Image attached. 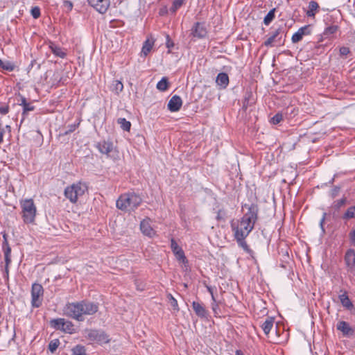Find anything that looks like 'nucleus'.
Returning a JSON list of instances; mask_svg holds the SVG:
<instances>
[{
	"instance_id": "obj_1",
	"label": "nucleus",
	"mask_w": 355,
	"mask_h": 355,
	"mask_svg": "<svg viewBox=\"0 0 355 355\" xmlns=\"http://www.w3.org/2000/svg\"><path fill=\"white\" fill-rule=\"evenodd\" d=\"M258 208L255 205L248 207V211L244 214L240 220H232L231 227L236 239H245L253 230L257 220Z\"/></svg>"
},
{
	"instance_id": "obj_2",
	"label": "nucleus",
	"mask_w": 355,
	"mask_h": 355,
	"mask_svg": "<svg viewBox=\"0 0 355 355\" xmlns=\"http://www.w3.org/2000/svg\"><path fill=\"white\" fill-rule=\"evenodd\" d=\"M96 304L83 300L79 302L69 303L64 309V314L78 321H83L85 315H90L98 311Z\"/></svg>"
},
{
	"instance_id": "obj_3",
	"label": "nucleus",
	"mask_w": 355,
	"mask_h": 355,
	"mask_svg": "<svg viewBox=\"0 0 355 355\" xmlns=\"http://www.w3.org/2000/svg\"><path fill=\"white\" fill-rule=\"evenodd\" d=\"M141 198L135 193H123L116 200V207L124 211H135L141 203Z\"/></svg>"
},
{
	"instance_id": "obj_4",
	"label": "nucleus",
	"mask_w": 355,
	"mask_h": 355,
	"mask_svg": "<svg viewBox=\"0 0 355 355\" xmlns=\"http://www.w3.org/2000/svg\"><path fill=\"white\" fill-rule=\"evenodd\" d=\"M22 218L25 223H33L36 216L37 208L33 199L20 201Z\"/></svg>"
},
{
	"instance_id": "obj_5",
	"label": "nucleus",
	"mask_w": 355,
	"mask_h": 355,
	"mask_svg": "<svg viewBox=\"0 0 355 355\" xmlns=\"http://www.w3.org/2000/svg\"><path fill=\"white\" fill-rule=\"evenodd\" d=\"M87 190V187L85 184L78 182L67 187L64 190V196L71 202L75 203L79 197L84 195Z\"/></svg>"
},
{
	"instance_id": "obj_6",
	"label": "nucleus",
	"mask_w": 355,
	"mask_h": 355,
	"mask_svg": "<svg viewBox=\"0 0 355 355\" xmlns=\"http://www.w3.org/2000/svg\"><path fill=\"white\" fill-rule=\"evenodd\" d=\"M85 337L90 341L96 342L100 345L110 342L109 336L103 331L89 329L85 331Z\"/></svg>"
},
{
	"instance_id": "obj_7",
	"label": "nucleus",
	"mask_w": 355,
	"mask_h": 355,
	"mask_svg": "<svg viewBox=\"0 0 355 355\" xmlns=\"http://www.w3.org/2000/svg\"><path fill=\"white\" fill-rule=\"evenodd\" d=\"M171 248L174 253L176 259L182 263L183 268L184 270H188V260L185 257L184 252L182 249L178 245L176 241L172 239L171 241Z\"/></svg>"
},
{
	"instance_id": "obj_8",
	"label": "nucleus",
	"mask_w": 355,
	"mask_h": 355,
	"mask_svg": "<svg viewBox=\"0 0 355 355\" xmlns=\"http://www.w3.org/2000/svg\"><path fill=\"white\" fill-rule=\"evenodd\" d=\"M44 290L41 284H33L31 289V304L34 307H39L42 304L41 297L43 295Z\"/></svg>"
},
{
	"instance_id": "obj_9",
	"label": "nucleus",
	"mask_w": 355,
	"mask_h": 355,
	"mask_svg": "<svg viewBox=\"0 0 355 355\" xmlns=\"http://www.w3.org/2000/svg\"><path fill=\"white\" fill-rule=\"evenodd\" d=\"M53 327L65 332L72 333L73 331V325L70 321L65 320L63 318L53 320L52 321Z\"/></svg>"
},
{
	"instance_id": "obj_10",
	"label": "nucleus",
	"mask_w": 355,
	"mask_h": 355,
	"mask_svg": "<svg viewBox=\"0 0 355 355\" xmlns=\"http://www.w3.org/2000/svg\"><path fill=\"white\" fill-rule=\"evenodd\" d=\"M345 261L350 272L355 271V252L354 250L350 249L347 251Z\"/></svg>"
},
{
	"instance_id": "obj_11",
	"label": "nucleus",
	"mask_w": 355,
	"mask_h": 355,
	"mask_svg": "<svg viewBox=\"0 0 355 355\" xmlns=\"http://www.w3.org/2000/svg\"><path fill=\"white\" fill-rule=\"evenodd\" d=\"M311 33L310 26H305L300 28L292 36V42L297 43L302 40L304 35H308Z\"/></svg>"
},
{
	"instance_id": "obj_12",
	"label": "nucleus",
	"mask_w": 355,
	"mask_h": 355,
	"mask_svg": "<svg viewBox=\"0 0 355 355\" xmlns=\"http://www.w3.org/2000/svg\"><path fill=\"white\" fill-rule=\"evenodd\" d=\"M140 229L146 236L153 237L155 235V231L151 227L149 219H145L141 222Z\"/></svg>"
},
{
	"instance_id": "obj_13",
	"label": "nucleus",
	"mask_w": 355,
	"mask_h": 355,
	"mask_svg": "<svg viewBox=\"0 0 355 355\" xmlns=\"http://www.w3.org/2000/svg\"><path fill=\"white\" fill-rule=\"evenodd\" d=\"M89 3L100 13H105L108 8L105 0H88Z\"/></svg>"
},
{
	"instance_id": "obj_14",
	"label": "nucleus",
	"mask_w": 355,
	"mask_h": 355,
	"mask_svg": "<svg viewBox=\"0 0 355 355\" xmlns=\"http://www.w3.org/2000/svg\"><path fill=\"white\" fill-rule=\"evenodd\" d=\"M182 105V101L179 96H173L168 103V108L171 112L178 111Z\"/></svg>"
},
{
	"instance_id": "obj_15",
	"label": "nucleus",
	"mask_w": 355,
	"mask_h": 355,
	"mask_svg": "<svg viewBox=\"0 0 355 355\" xmlns=\"http://www.w3.org/2000/svg\"><path fill=\"white\" fill-rule=\"evenodd\" d=\"M192 34L193 36L198 37L199 38L205 37L207 35V30L204 24L199 22L196 23L192 29Z\"/></svg>"
},
{
	"instance_id": "obj_16",
	"label": "nucleus",
	"mask_w": 355,
	"mask_h": 355,
	"mask_svg": "<svg viewBox=\"0 0 355 355\" xmlns=\"http://www.w3.org/2000/svg\"><path fill=\"white\" fill-rule=\"evenodd\" d=\"M216 82L221 88L225 89L229 84V77L225 73H220L216 77Z\"/></svg>"
},
{
	"instance_id": "obj_17",
	"label": "nucleus",
	"mask_w": 355,
	"mask_h": 355,
	"mask_svg": "<svg viewBox=\"0 0 355 355\" xmlns=\"http://www.w3.org/2000/svg\"><path fill=\"white\" fill-rule=\"evenodd\" d=\"M337 329L345 335H352L354 333L353 329L349 327V324L345 321H340L337 324Z\"/></svg>"
},
{
	"instance_id": "obj_18",
	"label": "nucleus",
	"mask_w": 355,
	"mask_h": 355,
	"mask_svg": "<svg viewBox=\"0 0 355 355\" xmlns=\"http://www.w3.org/2000/svg\"><path fill=\"white\" fill-rule=\"evenodd\" d=\"M281 28H278L275 30L271 35L264 42V45L266 46H271L273 45V43L277 42L279 40V38L277 39L279 35L280 34Z\"/></svg>"
},
{
	"instance_id": "obj_19",
	"label": "nucleus",
	"mask_w": 355,
	"mask_h": 355,
	"mask_svg": "<svg viewBox=\"0 0 355 355\" xmlns=\"http://www.w3.org/2000/svg\"><path fill=\"white\" fill-rule=\"evenodd\" d=\"M154 45V40L152 39H147L142 46L141 55L146 57L152 50Z\"/></svg>"
},
{
	"instance_id": "obj_20",
	"label": "nucleus",
	"mask_w": 355,
	"mask_h": 355,
	"mask_svg": "<svg viewBox=\"0 0 355 355\" xmlns=\"http://www.w3.org/2000/svg\"><path fill=\"white\" fill-rule=\"evenodd\" d=\"M97 148L101 153L108 154L112 150V144L107 141L99 142Z\"/></svg>"
},
{
	"instance_id": "obj_21",
	"label": "nucleus",
	"mask_w": 355,
	"mask_h": 355,
	"mask_svg": "<svg viewBox=\"0 0 355 355\" xmlns=\"http://www.w3.org/2000/svg\"><path fill=\"white\" fill-rule=\"evenodd\" d=\"M193 309L196 313V315L199 317L204 318L207 315V311L203 306H202L200 303L193 302L192 304Z\"/></svg>"
},
{
	"instance_id": "obj_22",
	"label": "nucleus",
	"mask_w": 355,
	"mask_h": 355,
	"mask_svg": "<svg viewBox=\"0 0 355 355\" xmlns=\"http://www.w3.org/2000/svg\"><path fill=\"white\" fill-rule=\"evenodd\" d=\"M274 318H267L263 323L261 324V328L264 333L268 335L273 327Z\"/></svg>"
},
{
	"instance_id": "obj_23",
	"label": "nucleus",
	"mask_w": 355,
	"mask_h": 355,
	"mask_svg": "<svg viewBox=\"0 0 355 355\" xmlns=\"http://www.w3.org/2000/svg\"><path fill=\"white\" fill-rule=\"evenodd\" d=\"M339 298L343 306L346 307L348 309H352L353 307V304L346 293L340 295L339 296Z\"/></svg>"
},
{
	"instance_id": "obj_24",
	"label": "nucleus",
	"mask_w": 355,
	"mask_h": 355,
	"mask_svg": "<svg viewBox=\"0 0 355 355\" xmlns=\"http://www.w3.org/2000/svg\"><path fill=\"white\" fill-rule=\"evenodd\" d=\"M319 8L318 3L316 1H311L309 4V10L306 12V15L309 17H313L315 11Z\"/></svg>"
},
{
	"instance_id": "obj_25",
	"label": "nucleus",
	"mask_w": 355,
	"mask_h": 355,
	"mask_svg": "<svg viewBox=\"0 0 355 355\" xmlns=\"http://www.w3.org/2000/svg\"><path fill=\"white\" fill-rule=\"evenodd\" d=\"M117 123L120 125L121 129L125 131H130L131 127V123L130 121H127L124 118H119L117 119Z\"/></svg>"
},
{
	"instance_id": "obj_26",
	"label": "nucleus",
	"mask_w": 355,
	"mask_h": 355,
	"mask_svg": "<svg viewBox=\"0 0 355 355\" xmlns=\"http://www.w3.org/2000/svg\"><path fill=\"white\" fill-rule=\"evenodd\" d=\"M168 86V79L166 77H163L160 81L157 84V88L159 91H166Z\"/></svg>"
},
{
	"instance_id": "obj_27",
	"label": "nucleus",
	"mask_w": 355,
	"mask_h": 355,
	"mask_svg": "<svg viewBox=\"0 0 355 355\" xmlns=\"http://www.w3.org/2000/svg\"><path fill=\"white\" fill-rule=\"evenodd\" d=\"M51 51L57 56L60 58H64L66 55L65 52L62 51V49L57 46H51Z\"/></svg>"
},
{
	"instance_id": "obj_28",
	"label": "nucleus",
	"mask_w": 355,
	"mask_h": 355,
	"mask_svg": "<svg viewBox=\"0 0 355 355\" xmlns=\"http://www.w3.org/2000/svg\"><path fill=\"white\" fill-rule=\"evenodd\" d=\"M275 8H273L269 11V12L266 15V16L264 17L263 23L266 25H269V24L275 18Z\"/></svg>"
},
{
	"instance_id": "obj_29",
	"label": "nucleus",
	"mask_w": 355,
	"mask_h": 355,
	"mask_svg": "<svg viewBox=\"0 0 355 355\" xmlns=\"http://www.w3.org/2000/svg\"><path fill=\"white\" fill-rule=\"evenodd\" d=\"M123 89V85L122 83L119 80H114L112 84V90L114 91L116 94L121 92Z\"/></svg>"
},
{
	"instance_id": "obj_30",
	"label": "nucleus",
	"mask_w": 355,
	"mask_h": 355,
	"mask_svg": "<svg viewBox=\"0 0 355 355\" xmlns=\"http://www.w3.org/2000/svg\"><path fill=\"white\" fill-rule=\"evenodd\" d=\"M184 1L185 0H174L170 10L173 13L175 12L176 10L182 6Z\"/></svg>"
},
{
	"instance_id": "obj_31",
	"label": "nucleus",
	"mask_w": 355,
	"mask_h": 355,
	"mask_svg": "<svg viewBox=\"0 0 355 355\" xmlns=\"http://www.w3.org/2000/svg\"><path fill=\"white\" fill-rule=\"evenodd\" d=\"M344 218H355V206L348 208L344 215Z\"/></svg>"
},
{
	"instance_id": "obj_32",
	"label": "nucleus",
	"mask_w": 355,
	"mask_h": 355,
	"mask_svg": "<svg viewBox=\"0 0 355 355\" xmlns=\"http://www.w3.org/2000/svg\"><path fill=\"white\" fill-rule=\"evenodd\" d=\"M60 345V341L58 339L52 340L49 344V349L51 352L56 350Z\"/></svg>"
},
{
	"instance_id": "obj_33",
	"label": "nucleus",
	"mask_w": 355,
	"mask_h": 355,
	"mask_svg": "<svg viewBox=\"0 0 355 355\" xmlns=\"http://www.w3.org/2000/svg\"><path fill=\"white\" fill-rule=\"evenodd\" d=\"M73 355H87L85 349L83 346L77 345L73 349Z\"/></svg>"
},
{
	"instance_id": "obj_34",
	"label": "nucleus",
	"mask_w": 355,
	"mask_h": 355,
	"mask_svg": "<svg viewBox=\"0 0 355 355\" xmlns=\"http://www.w3.org/2000/svg\"><path fill=\"white\" fill-rule=\"evenodd\" d=\"M338 28V26L335 25L329 26L324 30V35L327 36L332 35L337 31Z\"/></svg>"
},
{
	"instance_id": "obj_35",
	"label": "nucleus",
	"mask_w": 355,
	"mask_h": 355,
	"mask_svg": "<svg viewBox=\"0 0 355 355\" xmlns=\"http://www.w3.org/2000/svg\"><path fill=\"white\" fill-rule=\"evenodd\" d=\"M0 66L3 69L9 71H12L14 69V66L10 62H2L0 61Z\"/></svg>"
},
{
	"instance_id": "obj_36",
	"label": "nucleus",
	"mask_w": 355,
	"mask_h": 355,
	"mask_svg": "<svg viewBox=\"0 0 355 355\" xmlns=\"http://www.w3.org/2000/svg\"><path fill=\"white\" fill-rule=\"evenodd\" d=\"M239 243V245L247 252L250 253L252 251L249 248L248 245H247L246 242L243 240H239L236 239Z\"/></svg>"
},
{
	"instance_id": "obj_37",
	"label": "nucleus",
	"mask_w": 355,
	"mask_h": 355,
	"mask_svg": "<svg viewBox=\"0 0 355 355\" xmlns=\"http://www.w3.org/2000/svg\"><path fill=\"white\" fill-rule=\"evenodd\" d=\"M168 297L170 300L171 305L173 307L174 309L178 311L179 308L177 300L173 297L171 294H168Z\"/></svg>"
},
{
	"instance_id": "obj_38",
	"label": "nucleus",
	"mask_w": 355,
	"mask_h": 355,
	"mask_svg": "<svg viewBox=\"0 0 355 355\" xmlns=\"http://www.w3.org/2000/svg\"><path fill=\"white\" fill-rule=\"evenodd\" d=\"M3 237L5 239V242H4V245H3L4 255L11 256V248H10V246L8 244L6 236H3Z\"/></svg>"
},
{
	"instance_id": "obj_39",
	"label": "nucleus",
	"mask_w": 355,
	"mask_h": 355,
	"mask_svg": "<svg viewBox=\"0 0 355 355\" xmlns=\"http://www.w3.org/2000/svg\"><path fill=\"white\" fill-rule=\"evenodd\" d=\"M31 12L34 19H37L40 16V10L38 7H33Z\"/></svg>"
},
{
	"instance_id": "obj_40",
	"label": "nucleus",
	"mask_w": 355,
	"mask_h": 355,
	"mask_svg": "<svg viewBox=\"0 0 355 355\" xmlns=\"http://www.w3.org/2000/svg\"><path fill=\"white\" fill-rule=\"evenodd\" d=\"M282 120V114L277 113L275 114L272 119L271 122L273 124H277Z\"/></svg>"
},
{
	"instance_id": "obj_41",
	"label": "nucleus",
	"mask_w": 355,
	"mask_h": 355,
	"mask_svg": "<svg viewBox=\"0 0 355 355\" xmlns=\"http://www.w3.org/2000/svg\"><path fill=\"white\" fill-rule=\"evenodd\" d=\"M345 201H346V199L345 198H343L341 200H338L337 202H336L335 203V207L337 208V209H339L341 206H343L345 203Z\"/></svg>"
},
{
	"instance_id": "obj_42",
	"label": "nucleus",
	"mask_w": 355,
	"mask_h": 355,
	"mask_svg": "<svg viewBox=\"0 0 355 355\" xmlns=\"http://www.w3.org/2000/svg\"><path fill=\"white\" fill-rule=\"evenodd\" d=\"M349 53V49L347 47L343 46L340 49V53L343 55H347Z\"/></svg>"
},
{
	"instance_id": "obj_43",
	"label": "nucleus",
	"mask_w": 355,
	"mask_h": 355,
	"mask_svg": "<svg viewBox=\"0 0 355 355\" xmlns=\"http://www.w3.org/2000/svg\"><path fill=\"white\" fill-rule=\"evenodd\" d=\"M64 6L69 10H71L72 8H73V3L71 1H68V0H64Z\"/></svg>"
},
{
	"instance_id": "obj_44",
	"label": "nucleus",
	"mask_w": 355,
	"mask_h": 355,
	"mask_svg": "<svg viewBox=\"0 0 355 355\" xmlns=\"http://www.w3.org/2000/svg\"><path fill=\"white\" fill-rule=\"evenodd\" d=\"M33 109H34V107L33 105H31L30 103L25 105V107H24L23 114H24L28 111H32V110H33Z\"/></svg>"
},
{
	"instance_id": "obj_45",
	"label": "nucleus",
	"mask_w": 355,
	"mask_h": 355,
	"mask_svg": "<svg viewBox=\"0 0 355 355\" xmlns=\"http://www.w3.org/2000/svg\"><path fill=\"white\" fill-rule=\"evenodd\" d=\"M326 215H327L326 213L323 214L322 218H321L320 222V225L322 232H324V223L325 220Z\"/></svg>"
},
{
	"instance_id": "obj_46",
	"label": "nucleus",
	"mask_w": 355,
	"mask_h": 355,
	"mask_svg": "<svg viewBox=\"0 0 355 355\" xmlns=\"http://www.w3.org/2000/svg\"><path fill=\"white\" fill-rule=\"evenodd\" d=\"M4 257H5L6 266H9V265L11 262V256L4 255Z\"/></svg>"
},
{
	"instance_id": "obj_47",
	"label": "nucleus",
	"mask_w": 355,
	"mask_h": 355,
	"mask_svg": "<svg viewBox=\"0 0 355 355\" xmlns=\"http://www.w3.org/2000/svg\"><path fill=\"white\" fill-rule=\"evenodd\" d=\"M350 239L352 243H355V230H352L349 234Z\"/></svg>"
},
{
	"instance_id": "obj_48",
	"label": "nucleus",
	"mask_w": 355,
	"mask_h": 355,
	"mask_svg": "<svg viewBox=\"0 0 355 355\" xmlns=\"http://www.w3.org/2000/svg\"><path fill=\"white\" fill-rule=\"evenodd\" d=\"M8 112V107H0V113L1 114H6Z\"/></svg>"
},
{
	"instance_id": "obj_49",
	"label": "nucleus",
	"mask_w": 355,
	"mask_h": 355,
	"mask_svg": "<svg viewBox=\"0 0 355 355\" xmlns=\"http://www.w3.org/2000/svg\"><path fill=\"white\" fill-rule=\"evenodd\" d=\"M76 125H71V128H69V130H67V131H66L64 134H65V135H67V134H69V132H73V131L76 129Z\"/></svg>"
},
{
	"instance_id": "obj_50",
	"label": "nucleus",
	"mask_w": 355,
	"mask_h": 355,
	"mask_svg": "<svg viewBox=\"0 0 355 355\" xmlns=\"http://www.w3.org/2000/svg\"><path fill=\"white\" fill-rule=\"evenodd\" d=\"M27 104H28V103L26 102V98L22 97L21 98V103L20 105H21L23 106V107H25V105H27Z\"/></svg>"
},
{
	"instance_id": "obj_51",
	"label": "nucleus",
	"mask_w": 355,
	"mask_h": 355,
	"mask_svg": "<svg viewBox=\"0 0 355 355\" xmlns=\"http://www.w3.org/2000/svg\"><path fill=\"white\" fill-rule=\"evenodd\" d=\"M222 212H223V211H220V210L218 212V214H217V216H216V218H217V219H218V220H220V219H222V218H223V216H222Z\"/></svg>"
},
{
	"instance_id": "obj_52",
	"label": "nucleus",
	"mask_w": 355,
	"mask_h": 355,
	"mask_svg": "<svg viewBox=\"0 0 355 355\" xmlns=\"http://www.w3.org/2000/svg\"><path fill=\"white\" fill-rule=\"evenodd\" d=\"M3 130H0V143L3 141Z\"/></svg>"
},
{
	"instance_id": "obj_53",
	"label": "nucleus",
	"mask_w": 355,
	"mask_h": 355,
	"mask_svg": "<svg viewBox=\"0 0 355 355\" xmlns=\"http://www.w3.org/2000/svg\"><path fill=\"white\" fill-rule=\"evenodd\" d=\"M8 267L9 266H5V273H6V277H8Z\"/></svg>"
},
{
	"instance_id": "obj_54",
	"label": "nucleus",
	"mask_w": 355,
	"mask_h": 355,
	"mask_svg": "<svg viewBox=\"0 0 355 355\" xmlns=\"http://www.w3.org/2000/svg\"><path fill=\"white\" fill-rule=\"evenodd\" d=\"M208 290H209V293H211V295L212 300H213L214 301H215V298H214V294H213V292H212L211 288H208Z\"/></svg>"
},
{
	"instance_id": "obj_55",
	"label": "nucleus",
	"mask_w": 355,
	"mask_h": 355,
	"mask_svg": "<svg viewBox=\"0 0 355 355\" xmlns=\"http://www.w3.org/2000/svg\"><path fill=\"white\" fill-rule=\"evenodd\" d=\"M173 43H170L169 40L167 42V47L168 48H170L171 46H173Z\"/></svg>"
},
{
	"instance_id": "obj_56",
	"label": "nucleus",
	"mask_w": 355,
	"mask_h": 355,
	"mask_svg": "<svg viewBox=\"0 0 355 355\" xmlns=\"http://www.w3.org/2000/svg\"><path fill=\"white\" fill-rule=\"evenodd\" d=\"M236 355H243V353L240 350H237L236 352Z\"/></svg>"
},
{
	"instance_id": "obj_57",
	"label": "nucleus",
	"mask_w": 355,
	"mask_h": 355,
	"mask_svg": "<svg viewBox=\"0 0 355 355\" xmlns=\"http://www.w3.org/2000/svg\"><path fill=\"white\" fill-rule=\"evenodd\" d=\"M216 306H217V305H213V307H212V308H213V310H214V311H216Z\"/></svg>"
}]
</instances>
